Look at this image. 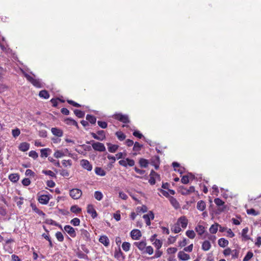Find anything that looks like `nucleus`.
<instances>
[{
  "label": "nucleus",
  "instance_id": "1a4fd4ad",
  "mask_svg": "<svg viewBox=\"0 0 261 261\" xmlns=\"http://www.w3.org/2000/svg\"><path fill=\"white\" fill-rule=\"evenodd\" d=\"M143 218L145 220L147 225L149 226L151 224L150 220L154 219V214L150 211L148 214L144 215Z\"/></svg>",
  "mask_w": 261,
  "mask_h": 261
},
{
  "label": "nucleus",
  "instance_id": "aec40b11",
  "mask_svg": "<svg viewBox=\"0 0 261 261\" xmlns=\"http://www.w3.org/2000/svg\"><path fill=\"white\" fill-rule=\"evenodd\" d=\"M30 144L27 142L21 143L19 146V149L22 151H26L29 149Z\"/></svg>",
  "mask_w": 261,
  "mask_h": 261
},
{
  "label": "nucleus",
  "instance_id": "a878e982",
  "mask_svg": "<svg viewBox=\"0 0 261 261\" xmlns=\"http://www.w3.org/2000/svg\"><path fill=\"white\" fill-rule=\"evenodd\" d=\"M248 232V228L245 227L243 229L242 231V237L244 240H248L250 239V238L247 235Z\"/></svg>",
  "mask_w": 261,
  "mask_h": 261
},
{
  "label": "nucleus",
  "instance_id": "cd10ccee",
  "mask_svg": "<svg viewBox=\"0 0 261 261\" xmlns=\"http://www.w3.org/2000/svg\"><path fill=\"white\" fill-rule=\"evenodd\" d=\"M65 122L67 124L74 125L76 127H78V124L77 122L70 118L66 119L65 120Z\"/></svg>",
  "mask_w": 261,
  "mask_h": 261
},
{
  "label": "nucleus",
  "instance_id": "4468645a",
  "mask_svg": "<svg viewBox=\"0 0 261 261\" xmlns=\"http://www.w3.org/2000/svg\"><path fill=\"white\" fill-rule=\"evenodd\" d=\"M177 223L179 224V225H181V226L182 228H186L188 224V220L185 217L182 216L180 217L178 220Z\"/></svg>",
  "mask_w": 261,
  "mask_h": 261
},
{
  "label": "nucleus",
  "instance_id": "37998d69",
  "mask_svg": "<svg viewBox=\"0 0 261 261\" xmlns=\"http://www.w3.org/2000/svg\"><path fill=\"white\" fill-rule=\"evenodd\" d=\"M116 135L120 141H123L125 139V135L121 132H117Z\"/></svg>",
  "mask_w": 261,
  "mask_h": 261
},
{
  "label": "nucleus",
  "instance_id": "39448f33",
  "mask_svg": "<svg viewBox=\"0 0 261 261\" xmlns=\"http://www.w3.org/2000/svg\"><path fill=\"white\" fill-rule=\"evenodd\" d=\"M69 194L73 199H78L81 197L82 192L80 189L75 188L71 190Z\"/></svg>",
  "mask_w": 261,
  "mask_h": 261
},
{
  "label": "nucleus",
  "instance_id": "ddd939ff",
  "mask_svg": "<svg viewBox=\"0 0 261 261\" xmlns=\"http://www.w3.org/2000/svg\"><path fill=\"white\" fill-rule=\"evenodd\" d=\"M87 213L91 215L93 218H95L97 217V214L93 207V206L91 204H89L87 206Z\"/></svg>",
  "mask_w": 261,
  "mask_h": 261
},
{
  "label": "nucleus",
  "instance_id": "774afa93",
  "mask_svg": "<svg viewBox=\"0 0 261 261\" xmlns=\"http://www.w3.org/2000/svg\"><path fill=\"white\" fill-rule=\"evenodd\" d=\"M22 184L23 185L25 186H28L29 185H30L31 184V181L30 180L29 178H24L22 180Z\"/></svg>",
  "mask_w": 261,
  "mask_h": 261
},
{
  "label": "nucleus",
  "instance_id": "2f4dec72",
  "mask_svg": "<svg viewBox=\"0 0 261 261\" xmlns=\"http://www.w3.org/2000/svg\"><path fill=\"white\" fill-rule=\"evenodd\" d=\"M31 207L32 210L37 214L40 216H44L45 214L40 210L35 205L31 204Z\"/></svg>",
  "mask_w": 261,
  "mask_h": 261
},
{
  "label": "nucleus",
  "instance_id": "f704fd0d",
  "mask_svg": "<svg viewBox=\"0 0 261 261\" xmlns=\"http://www.w3.org/2000/svg\"><path fill=\"white\" fill-rule=\"evenodd\" d=\"M114 256L115 258L118 259H124V258L123 255V253L120 249L115 252Z\"/></svg>",
  "mask_w": 261,
  "mask_h": 261
},
{
  "label": "nucleus",
  "instance_id": "052dcab7",
  "mask_svg": "<svg viewBox=\"0 0 261 261\" xmlns=\"http://www.w3.org/2000/svg\"><path fill=\"white\" fill-rule=\"evenodd\" d=\"M142 145H140L138 142H135L134 145L133 150L135 151H138L140 150Z\"/></svg>",
  "mask_w": 261,
  "mask_h": 261
},
{
  "label": "nucleus",
  "instance_id": "7c9ffc66",
  "mask_svg": "<svg viewBox=\"0 0 261 261\" xmlns=\"http://www.w3.org/2000/svg\"><path fill=\"white\" fill-rule=\"evenodd\" d=\"M9 179L12 182H17L19 179V175L18 174H11L9 176Z\"/></svg>",
  "mask_w": 261,
  "mask_h": 261
},
{
  "label": "nucleus",
  "instance_id": "2eb2a0df",
  "mask_svg": "<svg viewBox=\"0 0 261 261\" xmlns=\"http://www.w3.org/2000/svg\"><path fill=\"white\" fill-rule=\"evenodd\" d=\"M99 241L106 247L108 246L110 244V240L108 237L105 235L100 236L99 239Z\"/></svg>",
  "mask_w": 261,
  "mask_h": 261
},
{
  "label": "nucleus",
  "instance_id": "8fccbe9b",
  "mask_svg": "<svg viewBox=\"0 0 261 261\" xmlns=\"http://www.w3.org/2000/svg\"><path fill=\"white\" fill-rule=\"evenodd\" d=\"M157 249H159L162 246V242L158 239H155L153 243Z\"/></svg>",
  "mask_w": 261,
  "mask_h": 261
},
{
  "label": "nucleus",
  "instance_id": "dca6fc26",
  "mask_svg": "<svg viewBox=\"0 0 261 261\" xmlns=\"http://www.w3.org/2000/svg\"><path fill=\"white\" fill-rule=\"evenodd\" d=\"M178 257L181 260H188L190 259V255L184 251H179L178 253Z\"/></svg>",
  "mask_w": 261,
  "mask_h": 261
},
{
  "label": "nucleus",
  "instance_id": "ea45409f",
  "mask_svg": "<svg viewBox=\"0 0 261 261\" xmlns=\"http://www.w3.org/2000/svg\"><path fill=\"white\" fill-rule=\"evenodd\" d=\"M139 164L141 167L146 168L148 166V161L146 159H141L139 160Z\"/></svg>",
  "mask_w": 261,
  "mask_h": 261
},
{
  "label": "nucleus",
  "instance_id": "72a5a7b5",
  "mask_svg": "<svg viewBox=\"0 0 261 261\" xmlns=\"http://www.w3.org/2000/svg\"><path fill=\"white\" fill-rule=\"evenodd\" d=\"M40 97L44 98L45 99H48L49 97V95L46 90H41L39 94Z\"/></svg>",
  "mask_w": 261,
  "mask_h": 261
},
{
  "label": "nucleus",
  "instance_id": "bf43d9fd",
  "mask_svg": "<svg viewBox=\"0 0 261 261\" xmlns=\"http://www.w3.org/2000/svg\"><path fill=\"white\" fill-rule=\"evenodd\" d=\"M239 251L236 249H234L232 250V252L231 253V255H232V258H237L239 257Z\"/></svg>",
  "mask_w": 261,
  "mask_h": 261
},
{
  "label": "nucleus",
  "instance_id": "864d4df0",
  "mask_svg": "<svg viewBox=\"0 0 261 261\" xmlns=\"http://www.w3.org/2000/svg\"><path fill=\"white\" fill-rule=\"evenodd\" d=\"M15 200L16 202L17 205L19 207H20L21 205L23 203V198L22 197H16L15 198Z\"/></svg>",
  "mask_w": 261,
  "mask_h": 261
},
{
  "label": "nucleus",
  "instance_id": "9d476101",
  "mask_svg": "<svg viewBox=\"0 0 261 261\" xmlns=\"http://www.w3.org/2000/svg\"><path fill=\"white\" fill-rule=\"evenodd\" d=\"M49 199L50 197L48 195H41L38 197V200L42 204H47Z\"/></svg>",
  "mask_w": 261,
  "mask_h": 261
},
{
  "label": "nucleus",
  "instance_id": "c756f323",
  "mask_svg": "<svg viewBox=\"0 0 261 261\" xmlns=\"http://www.w3.org/2000/svg\"><path fill=\"white\" fill-rule=\"evenodd\" d=\"M218 226L219 224L218 223H215L213 225H212L211 227L210 228V232L212 234L216 233L218 229Z\"/></svg>",
  "mask_w": 261,
  "mask_h": 261
},
{
  "label": "nucleus",
  "instance_id": "69168bd1",
  "mask_svg": "<svg viewBox=\"0 0 261 261\" xmlns=\"http://www.w3.org/2000/svg\"><path fill=\"white\" fill-rule=\"evenodd\" d=\"M60 174L64 177H67L69 175V172L65 169H62L60 170Z\"/></svg>",
  "mask_w": 261,
  "mask_h": 261
},
{
  "label": "nucleus",
  "instance_id": "49530a36",
  "mask_svg": "<svg viewBox=\"0 0 261 261\" xmlns=\"http://www.w3.org/2000/svg\"><path fill=\"white\" fill-rule=\"evenodd\" d=\"M74 113L77 117L80 118L84 117L85 115V113L84 112L76 109L74 110Z\"/></svg>",
  "mask_w": 261,
  "mask_h": 261
},
{
  "label": "nucleus",
  "instance_id": "7ed1b4c3",
  "mask_svg": "<svg viewBox=\"0 0 261 261\" xmlns=\"http://www.w3.org/2000/svg\"><path fill=\"white\" fill-rule=\"evenodd\" d=\"M114 118L124 123H127L129 122L128 116L126 115H123L121 113L115 114L114 115Z\"/></svg>",
  "mask_w": 261,
  "mask_h": 261
},
{
  "label": "nucleus",
  "instance_id": "603ef678",
  "mask_svg": "<svg viewBox=\"0 0 261 261\" xmlns=\"http://www.w3.org/2000/svg\"><path fill=\"white\" fill-rule=\"evenodd\" d=\"M56 237L59 242H63L64 240V236L62 233L60 231L56 232Z\"/></svg>",
  "mask_w": 261,
  "mask_h": 261
},
{
  "label": "nucleus",
  "instance_id": "9b49d317",
  "mask_svg": "<svg viewBox=\"0 0 261 261\" xmlns=\"http://www.w3.org/2000/svg\"><path fill=\"white\" fill-rule=\"evenodd\" d=\"M64 230L66 231L70 237L74 238L76 236V232L75 229L70 225H67L64 226Z\"/></svg>",
  "mask_w": 261,
  "mask_h": 261
},
{
  "label": "nucleus",
  "instance_id": "20e7f679",
  "mask_svg": "<svg viewBox=\"0 0 261 261\" xmlns=\"http://www.w3.org/2000/svg\"><path fill=\"white\" fill-rule=\"evenodd\" d=\"M92 137L97 140L103 141L106 138L105 132L102 130H98L97 132V134L94 133H91Z\"/></svg>",
  "mask_w": 261,
  "mask_h": 261
},
{
  "label": "nucleus",
  "instance_id": "6e6d98bb",
  "mask_svg": "<svg viewBox=\"0 0 261 261\" xmlns=\"http://www.w3.org/2000/svg\"><path fill=\"white\" fill-rule=\"evenodd\" d=\"M48 160L49 162L53 163L56 166L60 167V164L59 161H56L51 157H49Z\"/></svg>",
  "mask_w": 261,
  "mask_h": 261
},
{
  "label": "nucleus",
  "instance_id": "412c9836",
  "mask_svg": "<svg viewBox=\"0 0 261 261\" xmlns=\"http://www.w3.org/2000/svg\"><path fill=\"white\" fill-rule=\"evenodd\" d=\"M206 207V204L204 201L200 200L197 202V208L200 211H203Z\"/></svg>",
  "mask_w": 261,
  "mask_h": 261
},
{
  "label": "nucleus",
  "instance_id": "0e129e2a",
  "mask_svg": "<svg viewBox=\"0 0 261 261\" xmlns=\"http://www.w3.org/2000/svg\"><path fill=\"white\" fill-rule=\"evenodd\" d=\"M189 178H190L189 176H187V175L183 176L181 179V181L182 183H183L184 184H188L189 181Z\"/></svg>",
  "mask_w": 261,
  "mask_h": 261
},
{
  "label": "nucleus",
  "instance_id": "473e14b6",
  "mask_svg": "<svg viewBox=\"0 0 261 261\" xmlns=\"http://www.w3.org/2000/svg\"><path fill=\"white\" fill-rule=\"evenodd\" d=\"M94 198L98 201L101 200L103 197L102 193L98 191L94 192Z\"/></svg>",
  "mask_w": 261,
  "mask_h": 261
},
{
  "label": "nucleus",
  "instance_id": "423d86ee",
  "mask_svg": "<svg viewBox=\"0 0 261 261\" xmlns=\"http://www.w3.org/2000/svg\"><path fill=\"white\" fill-rule=\"evenodd\" d=\"M119 164L125 167H127V166L133 167L135 165V161L132 159L126 158L125 160H120Z\"/></svg>",
  "mask_w": 261,
  "mask_h": 261
},
{
  "label": "nucleus",
  "instance_id": "680f3d73",
  "mask_svg": "<svg viewBox=\"0 0 261 261\" xmlns=\"http://www.w3.org/2000/svg\"><path fill=\"white\" fill-rule=\"evenodd\" d=\"M29 155L30 157L33 158L34 159H37L38 156V153L34 150L30 151Z\"/></svg>",
  "mask_w": 261,
  "mask_h": 261
},
{
  "label": "nucleus",
  "instance_id": "f8f14e48",
  "mask_svg": "<svg viewBox=\"0 0 261 261\" xmlns=\"http://www.w3.org/2000/svg\"><path fill=\"white\" fill-rule=\"evenodd\" d=\"M134 245L136 246L140 250L143 252L145 249L146 243L144 241H142L141 242H134Z\"/></svg>",
  "mask_w": 261,
  "mask_h": 261
},
{
  "label": "nucleus",
  "instance_id": "e433bc0d",
  "mask_svg": "<svg viewBox=\"0 0 261 261\" xmlns=\"http://www.w3.org/2000/svg\"><path fill=\"white\" fill-rule=\"evenodd\" d=\"M48 151L50 152V150L49 148L41 149L40 150L41 156L45 158L47 157L48 155Z\"/></svg>",
  "mask_w": 261,
  "mask_h": 261
},
{
  "label": "nucleus",
  "instance_id": "e2e57ef3",
  "mask_svg": "<svg viewBox=\"0 0 261 261\" xmlns=\"http://www.w3.org/2000/svg\"><path fill=\"white\" fill-rule=\"evenodd\" d=\"M97 124L102 128H106L108 126L107 123L105 121H98Z\"/></svg>",
  "mask_w": 261,
  "mask_h": 261
},
{
  "label": "nucleus",
  "instance_id": "c9c22d12",
  "mask_svg": "<svg viewBox=\"0 0 261 261\" xmlns=\"http://www.w3.org/2000/svg\"><path fill=\"white\" fill-rule=\"evenodd\" d=\"M171 230L173 232H174V233H178L181 230V228L180 227V225L179 224H178L177 223H176V224H175L174 225V226L172 227L171 228Z\"/></svg>",
  "mask_w": 261,
  "mask_h": 261
},
{
  "label": "nucleus",
  "instance_id": "a19ab883",
  "mask_svg": "<svg viewBox=\"0 0 261 261\" xmlns=\"http://www.w3.org/2000/svg\"><path fill=\"white\" fill-rule=\"evenodd\" d=\"M130 247V244L128 242H123L122 244V248L124 251L127 252L129 250Z\"/></svg>",
  "mask_w": 261,
  "mask_h": 261
},
{
  "label": "nucleus",
  "instance_id": "de8ad7c7",
  "mask_svg": "<svg viewBox=\"0 0 261 261\" xmlns=\"http://www.w3.org/2000/svg\"><path fill=\"white\" fill-rule=\"evenodd\" d=\"M153 248L151 246H149L145 247V249L143 253H148V254L151 255L153 253Z\"/></svg>",
  "mask_w": 261,
  "mask_h": 261
},
{
  "label": "nucleus",
  "instance_id": "4d7b16f0",
  "mask_svg": "<svg viewBox=\"0 0 261 261\" xmlns=\"http://www.w3.org/2000/svg\"><path fill=\"white\" fill-rule=\"evenodd\" d=\"M70 223L73 226H79L80 223V220L79 218H75L71 220Z\"/></svg>",
  "mask_w": 261,
  "mask_h": 261
},
{
  "label": "nucleus",
  "instance_id": "4c0bfd02",
  "mask_svg": "<svg viewBox=\"0 0 261 261\" xmlns=\"http://www.w3.org/2000/svg\"><path fill=\"white\" fill-rule=\"evenodd\" d=\"M65 155V154L63 151L59 150L56 151L54 154V156L56 158H60Z\"/></svg>",
  "mask_w": 261,
  "mask_h": 261
},
{
  "label": "nucleus",
  "instance_id": "a18cd8bd",
  "mask_svg": "<svg viewBox=\"0 0 261 261\" xmlns=\"http://www.w3.org/2000/svg\"><path fill=\"white\" fill-rule=\"evenodd\" d=\"M186 233L187 236L191 239H194L196 235L195 232L192 230H187Z\"/></svg>",
  "mask_w": 261,
  "mask_h": 261
},
{
  "label": "nucleus",
  "instance_id": "3c124183",
  "mask_svg": "<svg viewBox=\"0 0 261 261\" xmlns=\"http://www.w3.org/2000/svg\"><path fill=\"white\" fill-rule=\"evenodd\" d=\"M42 173L45 174V175H48L50 177H56V174L53 172L51 171V170H43L42 171Z\"/></svg>",
  "mask_w": 261,
  "mask_h": 261
},
{
  "label": "nucleus",
  "instance_id": "5701e85b",
  "mask_svg": "<svg viewBox=\"0 0 261 261\" xmlns=\"http://www.w3.org/2000/svg\"><path fill=\"white\" fill-rule=\"evenodd\" d=\"M195 230L199 235L201 236L205 232V228L203 226L199 224L196 227Z\"/></svg>",
  "mask_w": 261,
  "mask_h": 261
},
{
  "label": "nucleus",
  "instance_id": "4be33fe9",
  "mask_svg": "<svg viewBox=\"0 0 261 261\" xmlns=\"http://www.w3.org/2000/svg\"><path fill=\"white\" fill-rule=\"evenodd\" d=\"M170 202L171 203V204H172V205L175 208V209H177L178 208H179L180 207V205L179 204V203L178 202V201H177V200L173 197H171L170 198Z\"/></svg>",
  "mask_w": 261,
  "mask_h": 261
},
{
  "label": "nucleus",
  "instance_id": "79ce46f5",
  "mask_svg": "<svg viewBox=\"0 0 261 261\" xmlns=\"http://www.w3.org/2000/svg\"><path fill=\"white\" fill-rule=\"evenodd\" d=\"M70 211L73 213H79L81 212L82 210L77 205H73L70 208Z\"/></svg>",
  "mask_w": 261,
  "mask_h": 261
},
{
  "label": "nucleus",
  "instance_id": "c03bdc74",
  "mask_svg": "<svg viewBox=\"0 0 261 261\" xmlns=\"http://www.w3.org/2000/svg\"><path fill=\"white\" fill-rule=\"evenodd\" d=\"M246 212L247 214L252 216H257L259 214L258 212L256 211L253 208L248 209L247 210Z\"/></svg>",
  "mask_w": 261,
  "mask_h": 261
},
{
  "label": "nucleus",
  "instance_id": "f03ea898",
  "mask_svg": "<svg viewBox=\"0 0 261 261\" xmlns=\"http://www.w3.org/2000/svg\"><path fill=\"white\" fill-rule=\"evenodd\" d=\"M87 143L91 144L93 149L96 151L100 152H103L106 151V147L104 144L102 143L95 142L93 140H91L88 142Z\"/></svg>",
  "mask_w": 261,
  "mask_h": 261
},
{
  "label": "nucleus",
  "instance_id": "5fc2aeb1",
  "mask_svg": "<svg viewBox=\"0 0 261 261\" xmlns=\"http://www.w3.org/2000/svg\"><path fill=\"white\" fill-rule=\"evenodd\" d=\"M20 134V130L19 129L16 128L15 129H12V134L13 137L16 138L18 137Z\"/></svg>",
  "mask_w": 261,
  "mask_h": 261
},
{
  "label": "nucleus",
  "instance_id": "6e6552de",
  "mask_svg": "<svg viewBox=\"0 0 261 261\" xmlns=\"http://www.w3.org/2000/svg\"><path fill=\"white\" fill-rule=\"evenodd\" d=\"M141 236V232L139 229H135L130 232V237L134 240H139Z\"/></svg>",
  "mask_w": 261,
  "mask_h": 261
},
{
  "label": "nucleus",
  "instance_id": "b1692460",
  "mask_svg": "<svg viewBox=\"0 0 261 261\" xmlns=\"http://www.w3.org/2000/svg\"><path fill=\"white\" fill-rule=\"evenodd\" d=\"M218 245L223 248L225 247L228 244V241L224 238H220L218 240Z\"/></svg>",
  "mask_w": 261,
  "mask_h": 261
},
{
  "label": "nucleus",
  "instance_id": "c85d7f7f",
  "mask_svg": "<svg viewBox=\"0 0 261 261\" xmlns=\"http://www.w3.org/2000/svg\"><path fill=\"white\" fill-rule=\"evenodd\" d=\"M95 172L97 175L103 176L106 174V172L100 167H96Z\"/></svg>",
  "mask_w": 261,
  "mask_h": 261
},
{
  "label": "nucleus",
  "instance_id": "58836bf2",
  "mask_svg": "<svg viewBox=\"0 0 261 261\" xmlns=\"http://www.w3.org/2000/svg\"><path fill=\"white\" fill-rule=\"evenodd\" d=\"M86 119L89 121L91 124H95L96 123V119L95 117L91 115H87L86 116Z\"/></svg>",
  "mask_w": 261,
  "mask_h": 261
},
{
  "label": "nucleus",
  "instance_id": "13d9d810",
  "mask_svg": "<svg viewBox=\"0 0 261 261\" xmlns=\"http://www.w3.org/2000/svg\"><path fill=\"white\" fill-rule=\"evenodd\" d=\"M147 211V207L145 205H142V206H139L137 208V211L138 212L145 213Z\"/></svg>",
  "mask_w": 261,
  "mask_h": 261
},
{
  "label": "nucleus",
  "instance_id": "09e8293b",
  "mask_svg": "<svg viewBox=\"0 0 261 261\" xmlns=\"http://www.w3.org/2000/svg\"><path fill=\"white\" fill-rule=\"evenodd\" d=\"M253 256L252 252L249 251L243 258V261H249Z\"/></svg>",
  "mask_w": 261,
  "mask_h": 261
},
{
  "label": "nucleus",
  "instance_id": "f257e3e1",
  "mask_svg": "<svg viewBox=\"0 0 261 261\" xmlns=\"http://www.w3.org/2000/svg\"><path fill=\"white\" fill-rule=\"evenodd\" d=\"M22 72L27 80L31 83L34 86L38 88H41L43 87V83L41 82V80L39 79H35V75L32 72L31 73L33 74L34 77L30 75L24 71H22Z\"/></svg>",
  "mask_w": 261,
  "mask_h": 261
},
{
  "label": "nucleus",
  "instance_id": "6ab92c4d",
  "mask_svg": "<svg viewBox=\"0 0 261 261\" xmlns=\"http://www.w3.org/2000/svg\"><path fill=\"white\" fill-rule=\"evenodd\" d=\"M107 146L109 151L112 153L115 152L119 147L118 145L112 144L110 143H107Z\"/></svg>",
  "mask_w": 261,
  "mask_h": 261
},
{
  "label": "nucleus",
  "instance_id": "338daca9",
  "mask_svg": "<svg viewBox=\"0 0 261 261\" xmlns=\"http://www.w3.org/2000/svg\"><path fill=\"white\" fill-rule=\"evenodd\" d=\"M25 174L28 176H34L35 175V173L31 169H27L25 171Z\"/></svg>",
  "mask_w": 261,
  "mask_h": 261
},
{
  "label": "nucleus",
  "instance_id": "a211bd4d",
  "mask_svg": "<svg viewBox=\"0 0 261 261\" xmlns=\"http://www.w3.org/2000/svg\"><path fill=\"white\" fill-rule=\"evenodd\" d=\"M214 202L217 206L220 207V209H221V211H223L224 210V202L221 199L218 198H215L214 199Z\"/></svg>",
  "mask_w": 261,
  "mask_h": 261
},
{
  "label": "nucleus",
  "instance_id": "0eeeda50",
  "mask_svg": "<svg viewBox=\"0 0 261 261\" xmlns=\"http://www.w3.org/2000/svg\"><path fill=\"white\" fill-rule=\"evenodd\" d=\"M80 165L83 168L88 171H90L92 169V165L88 160H82L80 162Z\"/></svg>",
  "mask_w": 261,
  "mask_h": 261
},
{
  "label": "nucleus",
  "instance_id": "393cba45",
  "mask_svg": "<svg viewBox=\"0 0 261 261\" xmlns=\"http://www.w3.org/2000/svg\"><path fill=\"white\" fill-rule=\"evenodd\" d=\"M81 236L85 240H88L90 239V233L85 229H82L81 230Z\"/></svg>",
  "mask_w": 261,
  "mask_h": 261
},
{
  "label": "nucleus",
  "instance_id": "f3484780",
  "mask_svg": "<svg viewBox=\"0 0 261 261\" xmlns=\"http://www.w3.org/2000/svg\"><path fill=\"white\" fill-rule=\"evenodd\" d=\"M53 134L56 136L60 137L63 136V133L62 130L57 127H53L51 129Z\"/></svg>",
  "mask_w": 261,
  "mask_h": 261
},
{
  "label": "nucleus",
  "instance_id": "bb28decb",
  "mask_svg": "<svg viewBox=\"0 0 261 261\" xmlns=\"http://www.w3.org/2000/svg\"><path fill=\"white\" fill-rule=\"evenodd\" d=\"M211 247V244L208 241H205L202 245V249L204 251H208Z\"/></svg>",
  "mask_w": 261,
  "mask_h": 261
}]
</instances>
